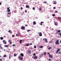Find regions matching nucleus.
I'll return each instance as SVG.
<instances>
[{
  "mask_svg": "<svg viewBox=\"0 0 61 61\" xmlns=\"http://www.w3.org/2000/svg\"><path fill=\"white\" fill-rule=\"evenodd\" d=\"M55 44L56 45H59V44H60V43L59 42V40H56V41Z\"/></svg>",
  "mask_w": 61,
  "mask_h": 61,
  "instance_id": "f257e3e1",
  "label": "nucleus"
},
{
  "mask_svg": "<svg viewBox=\"0 0 61 61\" xmlns=\"http://www.w3.org/2000/svg\"><path fill=\"white\" fill-rule=\"evenodd\" d=\"M18 58L19 59V60H23V57H22L21 56L18 57Z\"/></svg>",
  "mask_w": 61,
  "mask_h": 61,
  "instance_id": "f03ea898",
  "label": "nucleus"
},
{
  "mask_svg": "<svg viewBox=\"0 0 61 61\" xmlns=\"http://www.w3.org/2000/svg\"><path fill=\"white\" fill-rule=\"evenodd\" d=\"M38 34L40 36H42V34L41 32H38Z\"/></svg>",
  "mask_w": 61,
  "mask_h": 61,
  "instance_id": "7ed1b4c3",
  "label": "nucleus"
},
{
  "mask_svg": "<svg viewBox=\"0 0 61 61\" xmlns=\"http://www.w3.org/2000/svg\"><path fill=\"white\" fill-rule=\"evenodd\" d=\"M21 29L22 30H25V27L23 26H22L21 27Z\"/></svg>",
  "mask_w": 61,
  "mask_h": 61,
  "instance_id": "20e7f679",
  "label": "nucleus"
},
{
  "mask_svg": "<svg viewBox=\"0 0 61 61\" xmlns=\"http://www.w3.org/2000/svg\"><path fill=\"white\" fill-rule=\"evenodd\" d=\"M60 50V48H59L57 49V50L56 51V54H57L58 53V52H59V51Z\"/></svg>",
  "mask_w": 61,
  "mask_h": 61,
  "instance_id": "39448f33",
  "label": "nucleus"
},
{
  "mask_svg": "<svg viewBox=\"0 0 61 61\" xmlns=\"http://www.w3.org/2000/svg\"><path fill=\"white\" fill-rule=\"evenodd\" d=\"M3 42L4 44H6V41L5 40H3Z\"/></svg>",
  "mask_w": 61,
  "mask_h": 61,
  "instance_id": "423d86ee",
  "label": "nucleus"
},
{
  "mask_svg": "<svg viewBox=\"0 0 61 61\" xmlns=\"http://www.w3.org/2000/svg\"><path fill=\"white\" fill-rule=\"evenodd\" d=\"M7 11H8V13L10 12V10L9 9V8H7Z\"/></svg>",
  "mask_w": 61,
  "mask_h": 61,
  "instance_id": "0eeeda50",
  "label": "nucleus"
},
{
  "mask_svg": "<svg viewBox=\"0 0 61 61\" xmlns=\"http://www.w3.org/2000/svg\"><path fill=\"white\" fill-rule=\"evenodd\" d=\"M27 52L28 53H29V54H31V51L30 50H27Z\"/></svg>",
  "mask_w": 61,
  "mask_h": 61,
  "instance_id": "6e6552de",
  "label": "nucleus"
},
{
  "mask_svg": "<svg viewBox=\"0 0 61 61\" xmlns=\"http://www.w3.org/2000/svg\"><path fill=\"white\" fill-rule=\"evenodd\" d=\"M11 41H12L11 40H8V42L10 43V44H12V42H11Z\"/></svg>",
  "mask_w": 61,
  "mask_h": 61,
  "instance_id": "1a4fd4ad",
  "label": "nucleus"
},
{
  "mask_svg": "<svg viewBox=\"0 0 61 61\" xmlns=\"http://www.w3.org/2000/svg\"><path fill=\"white\" fill-rule=\"evenodd\" d=\"M34 59H37V56H35L34 57V58H33Z\"/></svg>",
  "mask_w": 61,
  "mask_h": 61,
  "instance_id": "9d476101",
  "label": "nucleus"
},
{
  "mask_svg": "<svg viewBox=\"0 0 61 61\" xmlns=\"http://www.w3.org/2000/svg\"><path fill=\"white\" fill-rule=\"evenodd\" d=\"M53 2L54 3H53V4H55V5H56V4H57V3L56 2V1H53Z\"/></svg>",
  "mask_w": 61,
  "mask_h": 61,
  "instance_id": "9b49d317",
  "label": "nucleus"
},
{
  "mask_svg": "<svg viewBox=\"0 0 61 61\" xmlns=\"http://www.w3.org/2000/svg\"><path fill=\"white\" fill-rule=\"evenodd\" d=\"M54 24L55 25L57 26L58 25V23L57 22H54Z\"/></svg>",
  "mask_w": 61,
  "mask_h": 61,
  "instance_id": "f8f14e48",
  "label": "nucleus"
},
{
  "mask_svg": "<svg viewBox=\"0 0 61 61\" xmlns=\"http://www.w3.org/2000/svg\"><path fill=\"white\" fill-rule=\"evenodd\" d=\"M49 56L51 58H53V56L52 55H49Z\"/></svg>",
  "mask_w": 61,
  "mask_h": 61,
  "instance_id": "ddd939ff",
  "label": "nucleus"
},
{
  "mask_svg": "<svg viewBox=\"0 0 61 61\" xmlns=\"http://www.w3.org/2000/svg\"><path fill=\"white\" fill-rule=\"evenodd\" d=\"M20 56H22L23 57V56H24V54L22 53H21L20 54Z\"/></svg>",
  "mask_w": 61,
  "mask_h": 61,
  "instance_id": "4468645a",
  "label": "nucleus"
},
{
  "mask_svg": "<svg viewBox=\"0 0 61 61\" xmlns=\"http://www.w3.org/2000/svg\"><path fill=\"white\" fill-rule=\"evenodd\" d=\"M26 8H29V6L28 5H27L26 6Z\"/></svg>",
  "mask_w": 61,
  "mask_h": 61,
  "instance_id": "2eb2a0df",
  "label": "nucleus"
},
{
  "mask_svg": "<svg viewBox=\"0 0 61 61\" xmlns=\"http://www.w3.org/2000/svg\"><path fill=\"white\" fill-rule=\"evenodd\" d=\"M33 25H35L36 24V22L35 21H34L33 22Z\"/></svg>",
  "mask_w": 61,
  "mask_h": 61,
  "instance_id": "dca6fc26",
  "label": "nucleus"
},
{
  "mask_svg": "<svg viewBox=\"0 0 61 61\" xmlns=\"http://www.w3.org/2000/svg\"><path fill=\"white\" fill-rule=\"evenodd\" d=\"M45 41H46V43L48 42L47 39L46 38H45Z\"/></svg>",
  "mask_w": 61,
  "mask_h": 61,
  "instance_id": "f3484780",
  "label": "nucleus"
},
{
  "mask_svg": "<svg viewBox=\"0 0 61 61\" xmlns=\"http://www.w3.org/2000/svg\"><path fill=\"white\" fill-rule=\"evenodd\" d=\"M0 39L1 40H3V39H4V38L2 37H0Z\"/></svg>",
  "mask_w": 61,
  "mask_h": 61,
  "instance_id": "a211bd4d",
  "label": "nucleus"
},
{
  "mask_svg": "<svg viewBox=\"0 0 61 61\" xmlns=\"http://www.w3.org/2000/svg\"><path fill=\"white\" fill-rule=\"evenodd\" d=\"M43 46H39V47L40 48H43Z\"/></svg>",
  "mask_w": 61,
  "mask_h": 61,
  "instance_id": "6ab92c4d",
  "label": "nucleus"
},
{
  "mask_svg": "<svg viewBox=\"0 0 61 61\" xmlns=\"http://www.w3.org/2000/svg\"><path fill=\"white\" fill-rule=\"evenodd\" d=\"M11 15L10 14H8L7 15V16L8 17H9Z\"/></svg>",
  "mask_w": 61,
  "mask_h": 61,
  "instance_id": "aec40b11",
  "label": "nucleus"
},
{
  "mask_svg": "<svg viewBox=\"0 0 61 61\" xmlns=\"http://www.w3.org/2000/svg\"><path fill=\"white\" fill-rule=\"evenodd\" d=\"M29 46V43L27 44L26 45V46Z\"/></svg>",
  "mask_w": 61,
  "mask_h": 61,
  "instance_id": "412c9836",
  "label": "nucleus"
},
{
  "mask_svg": "<svg viewBox=\"0 0 61 61\" xmlns=\"http://www.w3.org/2000/svg\"><path fill=\"white\" fill-rule=\"evenodd\" d=\"M22 40H20V44H22Z\"/></svg>",
  "mask_w": 61,
  "mask_h": 61,
  "instance_id": "4be33fe9",
  "label": "nucleus"
},
{
  "mask_svg": "<svg viewBox=\"0 0 61 61\" xmlns=\"http://www.w3.org/2000/svg\"><path fill=\"white\" fill-rule=\"evenodd\" d=\"M43 23H44V22H41V25H42V24H43Z\"/></svg>",
  "mask_w": 61,
  "mask_h": 61,
  "instance_id": "5701e85b",
  "label": "nucleus"
},
{
  "mask_svg": "<svg viewBox=\"0 0 61 61\" xmlns=\"http://www.w3.org/2000/svg\"><path fill=\"white\" fill-rule=\"evenodd\" d=\"M0 48L1 49H3V48L2 47V46L0 44Z\"/></svg>",
  "mask_w": 61,
  "mask_h": 61,
  "instance_id": "b1692460",
  "label": "nucleus"
},
{
  "mask_svg": "<svg viewBox=\"0 0 61 61\" xmlns=\"http://www.w3.org/2000/svg\"><path fill=\"white\" fill-rule=\"evenodd\" d=\"M7 56L6 55H5L3 56V57H6Z\"/></svg>",
  "mask_w": 61,
  "mask_h": 61,
  "instance_id": "393cba45",
  "label": "nucleus"
},
{
  "mask_svg": "<svg viewBox=\"0 0 61 61\" xmlns=\"http://www.w3.org/2000/svg\"><path fill=\"white\" fill-rule=\"evenodd\" d=\"M35 37L36 38H38V36L36 35L35 36Z\"/></svg>",
  "mask_w": 61,
  "mask_h": 61,
  "instance_id": "a878e982",
  "label": "nucleus"
},
{
  "mask_svg": "<svg viewBox=\"0 0 61 61\" xmlns=\"http://www.w3.org/2000/svg\"><path fill=\"white\" fill-rule=\"evenodd\" d=\"M60 30H59L58 31H57V33H60Z\"/></svg>",
  "mask_w": 61,
  "mask_h": 61,
  "instance_id": "bb28decb",
  "label": "nucleus"
},
{
  "mask_svg": "<svg viewBox=\"0 0 61 61\" xmlns=\"http://www.w3.org/2000/svg\"><path fill=\"white\" fill-rule=\"evenodd\" d=\"M51 48L52 47H50L48 48V49H49V50H50V49H51Z\"/></svg>",
  "mask_w": 61,
  "mask_h": 61,
  "instance_id": "cd10ccee",
  "label": "nucleus"
},
{
  "mask_svg": "<svg viewBox=\"0 0 61 61\" xmlns=\"http://www.w3.org/2000/svg\"><path fill=\"white\" fill-rule=\"evenodd\" d=\"M5 47H8V46L7 45H5Z\"/></svg>",
  "mask_w": 61,
  "mask_h": 61,
  "instance_id": "c85d7f7f",
  "label": "nucleus"
},
{
  "mask_svg": "<svg viewBox=\"0 0 61 61\" xmlns=\"http://www.w3.org/2000/svg\"><path fill=\"white\" fill-rule=\"evenodd\" d=\"M52 16H56L54 14H53V15H52Z\"/></svg>",
  "mask_w": 61,
  "mask_h": 61,
  "instance_id": "c756f323",
  "label": "nucleus"
},
{
  "mask_svg": "<svg viewBox=\"0 0 61 61\" xmlns=\"http://www.w3.org/2000/svg\"><path fill=\"white\" fill-rule=\"evenodd\" d=\"M43 3H45V4H46V3H47V2H46V1H45V2H43Z\"/></svg>",
  "mask_w": 61,
  "mask_h": 61,
  "instance_id": "7c9ffc66",
  "label": "nucleus"
},
{
  "mask_svg": "<svg viewBox=\"0 0 61 61\" xmlns=\"http://www.w3.org/2000/svg\"><path fill=\"white\" fill-rule=\"evenodd\" d=\"M11 14V12H10L7 13V14H8V15H9V14Z\"/></svg>",
  "mask_w": 61,
  "mask_h": 61,
  "instance_id": "2f4dec72",
  "label": "nucleus"
},
{
  "mask_svg": "<svg viewBox=\"0 0 61 61\" xmlns=\"http://www.w3.org/2000/svg\"><path fill=\"white\" fill-rule=\"evenodd\" d=\"M27 10H25V13H27Z\"/></svg>",
  "mask_w": 61,
  "mask_h": 61,
  "instance_id": "473e14b6",
  "label": "nucleus"
},
{
  "mask_svg": "<svg viewBox=\"0 0 61 61\" xmlns=\"http://www.w3.org/2000/svg\"><path fill=\"white\" fill-rule=\"evenodd\" d=\"M36 54L35 53H34V54H33L34 56H36Z\"/></svg>",
  "mask_w": 61,
  "mask_h": 61,
  "instance_id": "72a5a7b5",
  "label": "nucleus"
},
{
  "mask_svg": "<svg viewBox=\"0 0 61 61\" xmlns=\"http://www.w3.org/2000/svg\"><path fill=\"white\" fill-rule=\"evenodd\" d=\"M27 31L28 32H29V31H31V30H27Z\"/></svg>",
  "mask_w": 61,
  "mask_h": 61,
  "instance_id": "f704fd0d",
  "label": "nucleus"
},
{
  "mask_svg": "<svg viewBox=\"0 0 61 61\" xmlns=\"http://www.w3.org/2000/svg\"><path fill=\"white\" fill-rule=\"evenodd\" d=\"M34 47L35 48H36V46H34Z\"/></svg>",
  "mask_w": 61,
  "mask_h": 61,
  "instance_id": "c9c22d12",
  "label": "nucleus"
},
{
  "mask_svg": "<svg viewBox=\"0 0 61 61\" xmlns=\"http://www.w3.org/2000/svg\"><path fill=\"white\" fill-rule=\"evenodd\" d=\"M14 56H16V54H14Z\"/></svg>",
  "mask_w": 61,
  "mask_h": 61,
  "instance_id": "e433bc0d",
  "label": "nucleus"
},
{
  "mask_svg": "<svg viewBox=\"0 0 61 61\" xmlns=\"http://www.w3.org/2000/svg\"><path fill=\"white\" fill-rule=\"evenodd\" d=\"M0 61H2V59H0Z\"/></svg>",
  "mask_w": 61,
  "mask_h": 61,
  "instance_id": "4c0bfd02",
  "label": "nucleus"
},
{
  "mask_svg": "<svg viewBox=\"0 0 61 61\" xmlns=\"http://www.w3.org/2000/svg\"><path fill=\"white\" fill-rule=\"evenodd\" d=\"M8 32L9 33H11V30H9L8 31Z\"/></svg>",
  "mask_w": 61,
  "mask_h": 61,
  "instance_id": "58836bf2",
  "label": "nucleus"
},
{
  "mask_svg": "<svg viewBox=\"0 0 61 61\" xmlns=\"http://www.w3.org/2000/svg\"><path fill=\"white\" fill-rule=\"evenodd\" d=\"M59 54H61V52L60 51L59 52Z\"/></svg>",
  "mask_w": 61,
  "mask_h": 61,
  "instance_id": "ea45409f",
  "label": "nucleus"
},
{
  "mask_svg": "<svg viewBox=\"0 0 61 61\" xmlns=\"http://www.w3.org/2000/svg\"><path fill=\"white\" fill-rule=\"evenodd\" d=\"M14 36H14V35H12V37H14Z\"/></svg>",
  "mask_w": 61,
  "mask_h": 61,
  "instance_id": "a19ab883",
  "label": "nucleus"
},
{
  "mask_svg": "<svg viewBox=\"0 0 61 61\" xmlns=\"http://www.w3.org/2000/svg\"><path fill=\"white\" fill-rule=\"evenodd\" d=\"M49 61H51V59H49Z\"/></svg>",
  "mask_w": 61,
  "mask_h": 61,
  "instance_id": "79ce46f5",
  "label": "nucleus"
},
{
  "mask_svg": "<svg viewBox=\"0 0 61 61\" xmlns=\"http://www.w3.org/2000/svg\"><path fill=\"white\" fill-rule=\"evenodd\" d=\"M55 13H58V12H57V11H55Z\"/></svg>",
  "mask_w": 61,
  "mask_h": 61,
  "instance_id": "37998d69",
  "label": "nucleus"
},
{
  "mask_svg": "<svg viewBox=\"0 0 61 61\" xmlns=\"http://www.w3.org/2000/svg\"><path fill=\"white\" fill-rule=\"evenodd\" d=\"M58 18L59 19H61V18H60V17H58Z\"/></svg>",
  "mask_w": 61,
  "mask_h": 61,
  "instance_id": "c03bdc74",
  "label": "nucleus"
},
{
  "mask_svg": "<svg viewBox=\"0 0 61 61\" xmlns=\"http://www.w3.org/2000/svg\"><path fill=\"white\" fill-rule=\"evenodd\" d=\"M39 10L40 11H41V8H40L39 9Z\"/></svg>",
  "mask_w": 61,
  "mask_h": 61,
  "instance_id": "a18cd8bd",
  "label": "nucleus"
},
{
  "mask_svg": "<svg viewBox=\"0 0 61 61\" xmlns=\"http://www.w3.org/2000/svg\"><path fill=\"white\" fill-rule=\"evenodd\" d=\"M44 55H46V52H45L44 53Z\"/></svg>",
  "mask_w": 61,
  "mask_h": 61,
  "instance_id": "49530a36",
  "label": "nucleus"
},
{
  "mask_svg": "<svg viewBox=\"0 0 61 61\" xmlns=\"http://www.w3.org/2000/svg\"><path fill=\"white\" fill-rule=\"evenodd\" d=\"M25 26H28V25H25Z\"/></svg>",
  "mask_w": 61,
  "mask_h": 61,
  "instance_id": "de8ad7c7",
  "label": "nucleus"
},
{
  "mask_svg": "<svg viewBox=\"0 0 61 61\" xmlns=\"http://www.w3.org/2000/svg\"><path fill=\"white\" fill-rule=\"evenodd\" d=\"M12 46H15V44H14V45H13Z\"/></svg>",
  "mask_w": 61,
  "mask_h": 61,
  "instance_id": "09e8293b",
  "label": "nucleus"
},
{
  "mask_svg": "<svg viewBox=\"0 0 61 61\" xmlns=\"http://www.w3.org/2000/svg\"><path fill=\"white\" fill-rule=\"evenodd\" d=\"M45 38H44L43 39V41H45Z\"/></svg>",
  "mask_w": 61,
  "mask_h": 61,
  "instance_id": "8fccbe9b",
  "label": "nucleus"
},
{
  "mask_svg": "<svg viewBox=\"0 0 61 61\" xmlns=\"http://www.w3.org/2000/svg\"><path fill=\"white\" fill-rule=\"evenodd\" d=\"M2 5V3L1 2H0V5Z\"/></svg>",
  "mask_w": 61,
  "mask_h": 61,
  "instance_id": "3c124183",
  "label": "nucleus"
},
{
  "mask_svg": "<svg viewBox=\"0 0 61 61\" xmlns=\"http://www.w3.org/2000/svg\"><path fill=\"white\" fill-rule=\"evenodd\" d=\"M47 54H48V55H49V54H50V53H47Z\"/></svg>",
  "mask_w": 61,
  "mask_h": 61,
  "instance_id": "603ef678",
  "label": "nucleus"
},
{
  "mask_svg": "<svg viewBox=\"0 0 61 61\" xmlns=\"http://www.w3.org/2000/svg\"><path fill=\"white\" fill-rule=\"evenodd\" d=\"M33 10H35V8H33Z\"/></svg>",
  "mask_w": 61,
  "mask_h": 61,
  "instance_id": "864d4df0",
  "label": "nucleus"
},
{
  "mask_svg": "<svg viewBox=\"0 0 61 61\" xmlns=\"http://www.w3.org/2000/svg\"><path fill=\"white\" fill-rule=\"evenodd\" d=\"M30 45H33V44L32 43H30Z\"/></svg>",
  "mask_w": 61,
  "mask_h": 61,
  "instance_id": "5fc2aeb1",
  "label": "nucleus"
},
{
  "mask_svg": "<svg viewBox=\"0 0 61 61\" xmlns=\"http://www.w3.org/2000/svg\"><path fill=\"white\" fill-rule=\"evenodd\" d=\"M16 36H18V34H17L16 35Z\"/></svg>",
  "mask_w": 61,
  "mask_h": 61,
  "instance_id": "6e6d98bb",
  "label": "nucleus"
},
{
  "mask_svg": "<svg viewBox=\"0 0 61 61\" xmlns=\"http://www.w3.org/2000/svg\"><path fill=\"white\" fill-rule=\"evenodd\" d=\"M42 55H44V53H42Z\"/></svg>",
  "mask_w": 61,
  "mask_h": 61,
  "instance_id": "4d7b16f0",
  "label": "nucleus"
},
{
  "mask_svg": "<svg viewBox=\"0 0 61 61\" xmlns=\"http://www.w3.org/2000/svg\"><path fill=\"white\" fill-rule=\"evenodd\" d=\"M7 52H9V51H7Z\"/></svg>",
  "mask_w": 61,
  "mask_h": 61,
  "instance_id": "13d9d810",
  "label": "nucleus"
},
{
  "mask_svg": "<svg viewBox=\"0 0 61 61\" xmlns=\"http://www.w3.org/2000/svg\"><path fill=\"white\" fill-rule=\"evenodd\" d=\"M53 8L54 9H56V8Z\"/></svg>",
  "mask_w": 61,
  "mask_h": 61,
  "instance_id": "bf43d9fd",
  "label": "nucleus"
},
{
  "mask_svg": "<svg viewBox=\"0 0 61 61\" xmlns=\"http://www.w3.org/2000/svg\"><path fill=\"white\" fill-rule=\"evenodd\" d=\"M60 43H61V40L60 41Z\"/></svg>",
  "mask_w": 61,
  "mask_h": 61,
  "instance_id": "052dcab7",
  "label": "nucleus"
},
{
  "mask_svg": "<svg viewBox=\"0 0 61 61\" xmlns=\"http://www.w3.org/2000/svg\"><path fill=\"white\" fill-rule=\"evenodd\" d=\"M50 43H52V42L51 41H50Z\"/></svg>",
  "mask_w": 61,
  "mask_h": 61,
  "instance_id": "680f3d73",
  "label": "nucleus"
},
{
  "mask_svg": "<svg viewBox=\"0 0 61 61\" xmlns=\"http://www.w3.org/2000/svg\"><path fill=\"white\" fill-rule=\"evenodd\" d=\"M9 57L10 58H11V57L10 56H9Z\"/></svg>",
  "mask_w": 61,
  "mask_h": 61,
  "instance_id": "e2e57ef3",
  "label": "nucleus"
},
{
  "mask_svg": "<svg viewBox=\"0 0 61 61\" xmlns=\"http://www.w3.org/2000/svg\"><path fill=\"white\" fill-rule=\"evenodd\" d=\"M21 9H23V8H21Z\"/></svg>",
  "mask_w": 61,
  "mask_h": 61,
  "instance_id": "0e129e2a",
  "label": "nucleus"
},
{
  "mask_svg": "<svg viewBox=\"0 0 61 61\" xmlns=\"http://www.w3.org/2000/svg\"><path fill=\"white\" fill-rule=\"evenodd\" d=\"M8 49L9 50H10V49Z\"/></svg>",
  "mask_w": 61,
  "mask_h": 61,
  "instance_id": "69168bd1",
  "label": "nucleus"
},
{
  "mask_svg": "<svg viewBox=\"0 0 61 61\" xmlns=\"http://www.w3.org/2000/svg\"><path fill=\"white\" fill-rule=\"evenodd\" d=\"M14 13H16V12H14Z\"/></svg>",
  "mask_w": 61,
  "mask_h": 61,
  "instance_id": "338daca9",
  "label": "nucleus"
},
{
  "mask_svg": "<svg viewBox=\"0 0 61 61\" xmlns=\"http://www.w3.org/2000/svg\"><path fill=\"white\" fill-rule=\"evenodd\" d=\"M53 8H56V7H53Z\"/></svg>",
  "mask_w": 61,
  "mask_h": 61,
  "instance_id": "774afa93",
  "label": "nucleus"
}]
</instances>
